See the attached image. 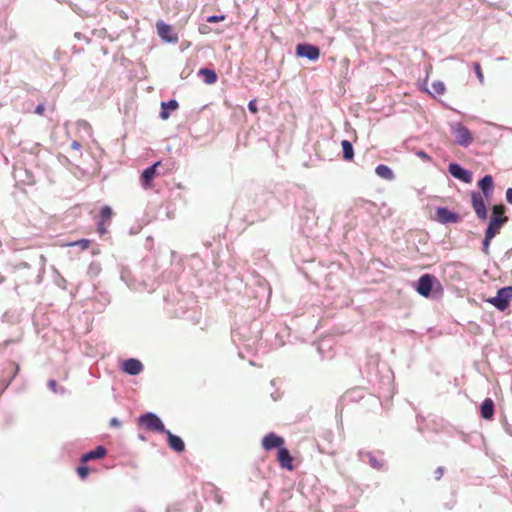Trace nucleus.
Here are the masks:
<instances>
[{
	"label": "nucleus",
	"instance_id": "10",
	"mask_svg": "<svg viewBox=\"0 0 512 512\" xmlns=\"http://www.w3.org/2000/svg\"><path fill=\"white\" fill-rule=\"evenodd\" d=\"M472 207L480 220L487 218V208L483 199V196L476 191L471 193Z\"/></svg>",
	"mask_w": 512,
	"mask_h": 512
},
{
	"label": "nucleus",
	"instance_id": "47",
	"mask_svg": "<svg viewBox=\"0 0 512 512\" xmlns=\"http://www.w3.org/2000/svg\"><path fill=\"white\" fill-rule=\"evenodd\" d=\"M167 512H171V510L168 508V509H167Z\"/></svg>",
	"mask_w": 512,
	"mask_h": 512
},
{
	"label": "nucleus",
	"instance_id": "15",
	"mask_svg": "<svg viewBox=\"0 0 512 512\" xmlns=\"http://www.w3.org/2000/svg\"><path fill=\"white\" fill-rule=\"evenodd\" d=\"M277 459L282 468H285L287 470L293 469L292 456H291L290 452L288 451V449H286L285 447H280V449L278 450Z\"/></svg>",
	"mask_w": 512,
	"mask_h": 512
},
{
	"label": "nucleus",
	"instance_id": "23",
	"mask_svg": "<svg viewBox=\"0 0 512 512\" xmlns=\"http://www.w3.org/2000/svg\"><path fill=\"white\" fill-rule=\"evenodd\" d=\"M445 92V84L442 81H434L432 83V91L429 93L433 96L442 95Z\"/></svg>",
	"mask_w": 512,
	"mask_h": 512
},
{
	"label": "nucleus",
	"instance_id": "20",
	"mask_svg": "<svg viewBox=\"0 0 512 512\" xmlns=\"http://www.w3.org/2000/svg\"><path fill=\"white\" fill-rule=\"evenodd\" d=\"M375 173L380 178H383V179L389 180V181L393 180L394 177H395L394 172L392 171V169L390 167H388L387 165H384V164H379L375 168Z\"/></svg>",
	"mask_w": 512,
	"mask_h": 512
},
{
	"label": "nucleus",
	"instance_id": "31",
	"mask_svg": "<svg viewBox=\"0 0 512 512\" xmlns=\"http://www.w3.org/2000/svg\"><path fill=\"white\" fill-rule=\"evenodd\" d=\"M416 155H417L418 157H420V158H422V159L426 160V161H430V160H431L430 156H429L426 152H424L423 150H419V151H417V152H416Z\"/></svg>",
	"mask_w": 512,
	"mask_h": 512
},
{
	"label": "nucleus",
	"instance_id": "33",
	"mask_svg": "<svg viewBox=\"0 0 512 512\" xmlns=\"http://www.w3.org/2000/svg\"><path fill=\"white\" fill-rule=\"evenodd\" d=\"M110 426L111 427H120L121 426V422H120V420L118 418L113 417L110 420Z\"/></svg>",
	"mask_w": 512,
	"mask_h": 512
},
{
	"label": "nucleus",
	"instance_id": "29",
	"mask_svg": "<svg viewBox=\"0 0 512 512\" xmlns=\"http://www.w3.org/2000/svg\"><path fill=\"white\" fill-rule=\"evenodd\" d=\"M223 19H224L223 15H213V16H209L207 18V22L216 23V22L222 21Z\"/></svg>",
	"mask_w": 512,
	"mask_h": 512
},
{
	"label": "nucleus",
	"instance_id": "18",
	"mask_svg": "<svg viewBox=\"0 0 512 512\" xmlns=\"http://www.w3.org/2000/svg\"><path fill=\"white\" fill-rule=\"evenodd\" d=\"M478 186L481 189L483 195L485 197H489L493 192V178L491 175H485L482 177L479 182Z\"/></svg>",
	"mask_w": 512,
	"mask_h": 512
},
{
	"label": "nucleus",
	"instance_id": "24",
	"mask_svg": "<svg viewBox=\"0 0 512 512\" xmlns=\"http://www.w3.org/2000/svg\"><path fill=\"white\" fill-rule=\"evenodd\" d=\"M112 216V209L109 206H103L100 211V221L102 223H105L106 221L110 220Z\"/></svg>",
	"mask_w": 512,
	"mask_h": 512
},
{
	"label": "nucleus",
	"instance_id": "26",
	"mask_svg": "<svg viewBox=\"0 0 512 512\" xmlns=\"http://www.w3.org/2000/svg\"><path fill=\"white\" fill-rule=\"evenodd\" d=\"M473 67H474V71H475V73L477 75V78L479 79V81L481 83H483L484 76H483L480 64L478 62H474Z\"/></svg>",
	"mask_w": 512,
	"mask_h": 512
},
{
	"label": "nucleus",
	"instance_id": "43",
	"mask_svg": "<svg viewBox=\"0 0 512 512\" xmlns=\"http://www.w3.org/2000/svg\"><path fill=\"white\" fill-rule=\"evenodd\" d=\"M18 371H19V366H18V365H16V366H15V374H16Z\"/></svg>",
	"mask_w": 512,
	"mask_h": 512
},
{
	"label": "nucleus",
	"instance_id": "37",
	"mask_svg": "<svg viewBox=\"0 0 512 512\" xmlns=\"http://www.w3.org/2000/svg\"><path fill=\"white\" fill-rule=\"evenodd\" d=\"M506 200L509 204L512 205V188H508L506 190Z\"/></svg>",
	"mask_w": 512,
	"mask_h": 512
},
{
	"label": "nucleus",
	"instance_id": "27",
	"mask_svg": "<svg viewBox=\"0 0 512 512\" xmlns=\"http://www.w3.org/2000/svg\"><path fill=\"white\" fill-rule=\"evenodd\" d=\"M369 464L371 465V467L375 468V469H380L382 467V464L376 459L375 456L369 454Z\"/></svg>",
	"mask_w": 512,
	"mask_h": 512
},
{
	"label": "nucleus",
	"instance_id": "39",
	"mask_svg": "<svg viewBox=\"0 0 512 512\" xmlns=\"http://www.w3.org/2000/svg\"><path fill=\"white\" fill-rule=\"evenodd\" d=\"M98 231H99L100 234L106 233V229L104 227V223H102V222L98 223Z\"/></svg>",
	"mask_w": 512,
	"mask_h": 512
},
{
	"label": "nucleus",
	"instance_id": "45",
	"mask_svg": "<svg viewBox=\"0 0 512 512\" xmlns=\"http://www.w3.org/2000/svg\"><path fill=\"white\" fill-rule=\"evenodd\" d=\"M498 60L503 61L504 57H499Z\"/></svg>",
	"mask_w": 512,
	"mask_h": 512
},
{
	"label": "nucleus",
	"instance_id": "16",
	"mask_svg": "<svg viewBox=\"0 0 512 512\" xmlns=\"http://www.w3.org/2000/svg\"><path fill=\"white\" fill-rule=\"evenodd\" d=\"M107 450L104 446H97L95 449L90 450L82 455L81 461L88 462L94 459H101L106 456Z\"/></svg>",
	"mask_w": 512,
	"mask_h": 512
},
{
	"label": "nucleus",
	"instance_id": "35",
	"mask_svg": "<svg viewBox=\"0 0 512 512\" xmlns=\"http://www.w3.org/2000/svg\"><path fill=\"white\" fill-rule=\"evenodd\" d=\"M76 244H79L83 249H87L89 247L90 242L87 239H82Z\"/></svg>",
	"mask_w": 512,
	"mask_h": 512
},
{
	"label": "nucleus",
	"instance_id": "4",
	"mask_svg": "<svg viewBox=\"0 0 512 512\" xmlns=\"http://www.w3.org/2000/svg\"><path fill=\"white\" fill-rule=\"evenodd\" d=\"M451 132L455 136L456 143L460 146L468 147L473 141L471 132L462 124L452 125Z\"/></svg>",
	"mask_w": 512,
	"mask_h": 512
},
{
	"label": "nucleus",
	"instance_id": "22",
	"mask_svg": "<svg viewBox=\"0 0 512 512\" xmlns=\"http://www.w3.org/2000/svg\"><path fill=\"white\" fill-rule=\"evenodd\" d=\"M341 146L343 151V158L346 161H351L354 157V149L352 143L348 140H343L341 142Z\"/></svg>",
	"mask_w": 512,
	"mask_h": 512
},
{
	"label": "nucleus",
	"instance_id": "6",
	"mask_svg": "<svg viewBox=\"0 0 512 512\" xmlns=\"http://www.w3.org/2000/svg\"><path fill=\"white\" fill-rule=\"evenodd\" d=\"M156 29L158 36L167 43H176L178 42V35L173 32L171 25L165 23L162 20H159L156 23Z\"/></svg>",
	"mask_w": 512,
	"mask_h": 512
},
{
	"label": "nucleus",
	"instance_id": "19",
	"mask_svg": "<svg viewBox=\"0 0 512 512\" xmlns=\"http://www.w3.org/2000/svg\"><path fill=\"white\" fill-rule=\"evenodd\" d=\"M178 108V102L175 99H171L168 102L161 103L160 117L163 120L169 118V111H174Z\"/></svg>",
	"mask_w": 512,
	"mask_h": 512
},
{
	"label": "nucleus",
	"instance_id": "7",
	"mask_svg": "<svg viewBox=\"0 0 512 512\" xmlns=\"http://www.w3.org/2000/svg\"><path fill=\"white\" fill-rule=\"evenodd\" d=\"M296 54L298 57L307 58L311 61H315L320 56V50L315 45L301 43L296 46Z\"/></svg>",
	"mask_w": 512,
	"mask_h": 512
},
{
	"label": "nucleus",
	"instance_id": "46",
	"mask_svg": "<svg viewBox=\"0 0 512 512\" xmlns=\"http://www.w3.org/2000/svg\"><path fill=\"white\" fill-rule=\"evenodd\" d=\"M138 512H145V511H144V510H142V509H139V510H138Z\"/></svg>",
	"mask_w": 512,
	"mask_h": 512
},
{
	"label": "nucleus",
	"instance_id": "12",
	"mask_svg": "<svg viewBox=\"0 0 512 512\" xmlns=\"http://www.w3.org/2000/svg\"><path fill=\"white\" fill-rule=\"evenodd\" d=\"M160 165V161L155 162L151 166L147 167L141 174V183L144 188H149L153 179L157 174V167Z\"/></svg>",
	"mask_w": 512,
	"mask_h": 512
},
{
	"label": "nucleus",
	"instance_id": "13",
	"mask_svg": "<svg viewBox=\"0 0 512 512\" xmlns=\"http://www.w3.org/2000/svg\"><path fill=\"white\" fill-rule=\"evenodd\" d=\"M122 369L125 373L135 376L143 370V365L138 359L129 358L123 362Z\"/></svg>",
	"mask_w": 512,
	"mask_h": 512
},
{
	"label": "nucleus",
	"instance_id": "11",
	"mask_svg": "<svg viewBox=\"0 0 512 512\" xmlns=\"http://www.w3.org/2000/svg\"><path fill=\"white\" fill-rule=\"evenodd\" d=\"M284 439L274 433H268L262 439V446L265 450H272L274 448L280 449L283 447Z\"/></svg>",
	"mask_w": 512,
	"mask_h": 512
},
{
	"label": "nucleus",
	"instance_id": "21",
	"mask_svg": "<svg viewBox=\"0 0 512 512\" xmlns=\"http://www.w3.org/2000/svg\"><path fill=\"white\" fill-rule=\"evenodd\" d=\"M199 74L204 77L206 84H214L217 81V74L214 70L208 68H201Z\"/></svg>",
	"mask_w": 512,
	"mask_h": 512
},
{
	"label": "nucleus",
	"instance_id": "2",
	"mask_svg": "<svg viewBox=\"0 0 512 512\" xmlns=\"http://www.w3.org/2000/svg\"><path fill=\"white\" fill-rule=\"evenodd\" d=\"M138 424L145 426L148 430L164 433L165 428L162 420L153 412H146L138 418Z\"/></svg>",
	"mask_w": 512,
	"mask_h": 512
},
{
	"label": "nucleus",
	"instance_id": "30",
	"mask_svg": "<svg viewBox=\"0 0 512 512\" xmlns=\"http://www.w3.org/2000/svg\"><path fill=\"white\" fill-rule=\"evenodd\" d=\"M77 126H78V128H80V129H81V128H83V129H85V130H87V131H90V130H91V126H90V124H89L87 121H85V120H79V121L77 122Z\"/></svg>",
	"mask_w": 512,
	"mask_h": 512
},
{
	"label": "nucleus",
	"instance_id": "5",
	"mask_svg": "<svg viewBox=\"0 0 512 512\" xmlns=\"http://www.w3.org/2000/svg\"><path fill=\"white\" fill-rule=\"evenodd\" d=\"M436 278L431 274H423L417 281L416 291L423 297L430 296Z\"/></svg>",
	"mask_w": 512,
	"mask_h": 512
},
{
	"label": "nucleus",
	"instance_id": "36",
	"mask_svg": "<svg viewBox=\"0 0 512 512\" xmlns=\"http://www.w3.org/2000/svg\"><path fill=\"white\" fill-rule=\"evenodd\" d=\"M45 106L43 104H38L35 108V113L42 115L44 113Z\"/></svg>",
	"mask_w": 512,
	"mask_h": 512
},
{
	"label": "nucleus",
	"instance_id": "8",
	"mask_svg": "<svg viewBox=\"0 0 512 512\" xmlns=\"http://www.w3.org/2000/svg\"><path fill=\"white\" fill-rule=\"evenodd\" d=\"M435 220L441 224L457 223L460 220V215L456 212L450 211L446 207H437Z\"/></svg>",
	"mask_w": 512,
	"mask_h": 512
},
{
	"label": "nucleus",
	"instance_id": "1",
	"mask_svg": "<svg viewBox=\"0 0 512 512\" xmlns=\"http://www.w3.org/2000/svg\"><path fill=\"white\" fill-rule=\"evenodd\" d=\"M508 221V217L504 215V207L503 206H494L492 209V213L489 219L488 226L485 230V234L491 237H495L499 232L501 227Z\"/></svg>",
	"mask_w": 512,
	"mask_h": 512
},
{
	"label": "nucleus",
	"instance_id": "17",
	"mask_svg": "<svg viewBox=\"0 0 512 512\" xmlns=\"http://www.w3.org/2000/svg\"><path fill=\"white\" fill-rule=\"evenodd\" d=\"M480 413L482 418L486 420H490L493 418L494 415V402L491 398H486L481 406H480Z\"/></svg>",
	"mask_w": 512,
	"mask_h": 512
},
{
	"label": "nucleus",
	"instance_id": "34",
	"mask_svg": "<svg viewBox=\"0 0 512 512\" xmlns=\"http://www.w3.org/2000/svg\"><path fill=\"white\" fill-rule=\"evenodd\" d=\"M248 109L249 111H251L252 113H256L257 112V106H256V103L254 100L250 101L248 103Z\"/></svg>",
	"mask_w": 512,
	"mask_h": 512
},
{
	"label": "nucleus",
	"instance_id": "3",
	"mask_svg": "<svg viewBox=\"0 0 512 512\" xmlns=\"http://www.w3.org/2000/svg\"><path fill=\"white\" fill-rule=\"evenodd\" d=\"M511 298L512 286H505L500 288L496 296L489 298L487 302L495 306L498 310L504 311L508 308Z\"/></svg>",
	"mask_w": 512,
	"mask_h": 512
},
{
	"label": "nucleus",
	"instance_id": "40",
	"mask_svg": "<svg viewBox=\"0 0 512 512\" xmlns=\"http://www.w3.org/2000/svg\"><path fill=\"white\" fill-rule=\"evenodd\" d=\"M71 147L73 149L79 150L80 149V144L77 141H73L72 144H71Z\"/></svg>",
	"mask_w": 512,
	"mask_h": 512
},
{
	"label": "nucleus",
	"instance_id": "9",
	"mask_svg": "<svg viewBox=\"0 0 512 512\" xmlns=\"http://www.w3.org/2000/svg\"><path fill=\"white\" fill-rule=\"evenodd\" d=\"M448 172L454 178L461 180L464 183H471L473 180L472 172L455 162L449 164Z\"/></svg>",
	"mask_w": 512,
	"mask_h": 512
},
{
	"label": "nucleus",
	"instance_id": "28",
	"mask_svg": "<svg viewBox=\"0 0 512 512\" xmlns=\"http://www.w3.org/2000/svg\"><path fill=\"white\" fill-rule=\"evenodd\" d=\"M77 473L80 476V478L84 479L89 474V468L87 466H79L77 468Z\"/></svg>",
	"mask_w": 512,
	"mask_h": 512
},
{
	"label": "nucleus",
	"instance_id": "44",
	"mask_svg": "<svg viewBox=\"0 0 512 512\" xmlns=\"http://www.w3.org/2000/svg\"><path fill=\"white\" fill-rule=\"evenodd\" d=\"M75 37H76V38H80V33H78V32H77V33H75Z\"/></svg>",
	"mask_w": 512,
	"mask_h": 512
},
{
	"label": "nucleus",
	"instance_id": "14",
	"mask_svg": "<svg viewBox=\"0 0 512 512\" xmlns=\"http://www.w3.org/2000/svg\"><path fill=\"white\" fill-rule=\"evenodd\" d=\"M167 435L168 444L171 449L176 452H182L185 449L184 441L177 435L173 434L171 431L166 430L164 432Z\"/></svg>",
	"mask_w": 512,
	"mask_h": 512
},
{
	"label": "nucleus",
	"instance_id": "41",
	"mask_svg": "<svg viewBox=\"0 0 512 512\" xmlns=\"http://www.w3.org/2000/svg\"><path fill=\"white\" fill-rule=\"evenodd\" d=\"M17 267H19V268H29V265L26 262H21V263L18 264Z\"/></svg>",
	"mask_w": 512,
	"mask_h": 512
},
{
	"label": "nucleus",
	"instance_id": "25",
	"mask_svg": "<svg viewBox=\"0 0 512 512\" xmlns=\"http://www.w3.org/2000/svg\"><path fill=\"white\" fill-rule=\"evenodd\" d=\"M494 237H491L488 235L485 234V237L482 241V252L485 254V255H489V247H490V242L491 240L493 239Z\"/></svg>",
	"mask_w": 512,
	"mask_h": 512
},
{
	"label": "nucleus",
	"instance_id": "32",
	"mask_svg": "<svg viewBox=\"0 0 512 512\" xmlns=\"http://www.w3.org/2000/svg\"><path fill=\"white\" fill-rule=\"evenodd\" d=\"M47 385H48L49 389H51L54 393L57 392V382L55 380H53V379L49 380Z\"/></svg>",
	"mask_w": 512,
	"mask_h": 512
},
{
	"label": "nucleus",
	"instance_id": "42",
	"mask_svg": "<svg viewBox=\"0 0 512 512\" xmlns=\"http://www.w3.org/2000/svg\"><path fill=\"white\" fill-rule=\"evenodd\" d=\"M138 438H139L141 441H145V440H146L145 436H144V435H142V434H139V435H138Z\"/></svg>",
	"mask_w": 512,
	"mask_h": 512
},
{
	"label": "nucleus",
	"instance_id": "38",
	"mask_svg": "<svg viewBox=\"0 0 512 512\" xmlns=\"http://www.w3.org/2000/svg\"><path fill=\"white\" fill-rule=\"evenodd\" d=\"M443 475V468L442 467H438L435 471V478L437 480H439Z\"/></svg>",
	"mask_w": 512,
	"mask_h": 512
}]
</instances>
